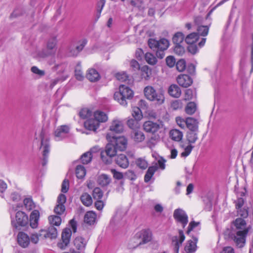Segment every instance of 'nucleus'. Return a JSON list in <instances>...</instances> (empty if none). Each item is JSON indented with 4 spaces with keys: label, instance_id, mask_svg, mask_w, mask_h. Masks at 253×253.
I'll use <instances>...</instances> for the list:
<instances>
[{
    "label": "nucleus",
    "instance_id": "51",
    "mask_svg": "<svg viewBox=\"0 0 253 253\" xmlns=\"http://www.w3.org/2000/svg\"><path fill=\"white\" fill-rule=\"evenodd\" d=\"M130 4L132 6L138 8L140 11L143 10L144 6L142 0H130Z\"/></svg>",
    "mask_w": 253,
    "mask_h": 253
},
{
    "label": "nucleus",
    "instance_id": "46",
    "mask_svg": "<svg viewBox=\"0 0 253 253\" xmlns=\"http://www.w3.org/2000/svg\"><path fill=\"white\" fill-rule=\"evenodd\" d=\"M136 165L142 169H146L148 166L147 161L143 158H139L135 161Z\"/></svg>",
    "mask_w": 253,
    "mask_h": 253
},
{
    "label": "nucleus",
    "instance_id": "53",
    "mask_svg": "<svg viewBox=\"0 0 253 253\" xmlns=\"http://www.w3.org/2000/svg\"><path fill=\"white\" fill-rule=\"evenodd\" d=\"M132 115L136 120H140L142 117L140 109L137 107L133 108Z\"/></svg>",
    "mask_w": 253,
    "mask_h": 253
},
{
    "label": "nucleus",
    "instance_id": "59",
    "mask_svg": "<svg viewBox=\"0 0 253 253\" xmlns=\"http://www.w3.org/2000/svg\"><path fill=\"white\" fill-rule=\"evenodd\" d=\"M182 102L180 100H175L171 104V108L174 110L182 108Z\"/></svg>",
    "mask_w": 253,
    "mask_h": 253
},
{
    "label": "nucleus",
    "instance_id": "5",
    "mask_svg": "<svg viewBox=\"0 0 253 253\" xmlns=\"http://www.w3.org/2000/svg\"><path fill=\"white\" fill-rule=\"evenodd\" d=\"M29 218L28 215L23 211H18L15 215V220L12 221V224L17 230H20L21 227L28 225Z\"/></svg>",
    "mask_w": 253,
    "mask_h": 253
},
{
    "label": "nucleus",
    "instance_id": "7",
    "mask_svg": "<svg viewBox=\"0 0 253 253\" xmlns=\"http://www.w3.org/2000/svg\"><path fill=\"white\" fill-rule=\"evenodd\" d=\"M205 21L210 22V17H196L194 19L195 24L198 25L197 28L198 34L202 36H206L209 32V26L208 25H203L205 24Z\"/></svg>",
    "mask_w": 253,
    "mask_h": 253
},
{
    "label": "nucleus",
    "instance_id": "45",
    "mask_svg": "<svg viewBox=\"0 0 253 253\" xmlns=\"http://www.w3.org/2000/svg\"><path fill=\"white\" fill-rule=\"evenodd\" d=\"M146 61L150 65H155L157 62V58L152 53L147 52L145 55Z\"/></svg>",
    "mask_w": 253,
    "mask_h": 253
},
{
    "label": "nucleus",
    "instance_id": "31",
    "mask_svg": "<svg viewBox=\"0 0 253 253\" xmlns=\"http://www.w3.org/2000/svg\"><path fill=\"white\" fill-rule=\"evenodd\" d=\"M86 78L92 82L98 81L100 78V75L98 72L94 69H90L88 70Z\"/></svg>",
    "mask_w": 253,
    "mask_h": 253
},
{
    "label": "nucleus",
    "instance_id": "16",
    "mask_svg": "<svg viewBox=\"0 0 253 253\" xmlns=\"http://www.w3.org/2000/svg\"><path fill=\"white\" fill-rule=\"evenodd\" d=\"M177 82L179 85L184 87H187L192 84L191 78L185 74L179 75L177 78Z\"/></svg>",
    "mask_w": 253,
    "mask_h": 253
},
{
    "label": "nucleus",
    "instance_id": "41",
    "mask_svg": "<svg viewBox=\"0 0 253 253\" xmlns=\"http://www.w3.org/2000/svg\"><path fill=\"white\" fill-rule=\"evenodd\" d=\"M81 200L82 203L85 206L88 207L92 203V200L91 196L86 193L82 194L81 197Z\"/></svg>",
    "mask_w": 253,
    "mask_h": 253
},
{
    "label": "nucleus",
    "instance_id": "33",
    "mask_svg": "<svg viewBox=\"0 0 253 253\" xmlns=\"http://www.w3.org/2000/svg\"><path fill=\"white\" fill-rule=\"evenodd\" d=\"M94 118L99 122L104 123L108 120L107 114L104 112L101 111H96L94 113Z\"/></svg>",
    "mask_w": 253,
    "mask_h": 253
},
{
    "label": "nucleus",
    "instance_id": "3",
    "mask_svg": "<svg viewBox=\"0 0 253 253\" xmlns=\"http://www.w3.org/2000/svg\"><path fill=\"white\" fill-rule=\"evenodd\" d=\"M153 238V234L152 231L148 229H143L138 232L134 236L133 239L139 240V241L136 243V244L134 247H132L133 249L136 248L138 246L146 244L151 242Z\"/></svg>",
    "mask_w": 253,
    "mask_h": 253
},
{
    "label": "nucleus",
    "instance_id": "55",
    "mask_svg": "<svg viewBox=\"0 0 253 253\" xmlns=\"http://www.w3.org/2000/svg\"><path fill=\"white\" fill-rule=\"evenodd\" d=\"M177 70L179 72L183 71L186 68V62L184 60H179L176 64Z\"/></svg>",
    "mask_w": 253,
    "mask_h": 253
},
{
    "label": "nucleus",
    "instance_id": "48",
    "mask_svg": "<svg viewBox=\"0 0 253 253\" xmlns=\"http://www.w3.org/2000/svg\"><path fill=\"white\" fill-rule=\"evenodd\" d=\"M76 174L78 178H83L86 174L84 167L82 165H78L76 169Z\"/></svg>",
    "mask_w": 253,
    "mask_h": 253
},
{
    "label": "nucleus",
    "instance_id": "34",
    "mask_svg": "<svg viewBox=\"0 0 253 253\" xmlns=\"http://www.w3.org/2000/svg\"><path fill=\"white\" fill-rule=\"evenodd\" d=\"M198 131H189L186 134V140L190 144H194L198 140Z\"/></svg>",
    "mask_w": 253,
    "mask_h": 253
},
{
    "label": "nucleus",
    "instance_id": "60",
    "mask_svg": "<svg viewBox=\"0 0 253 253\" xmlns=\"http://www.w3.org/2000/svg\"><path fill=\"white\" fill-rule=\"evenodd\" d=\"M200 225L199 222H196L195 221H191L188 225V229L186 231V234L189 235L191 231L193 230L196 227H198Z\"/></svg>",
    "mask_w": 253,
    "mask_h": 253
},
{
    "label": "nucleus",
    "instance_id": "12",
    "mask_svg": "<svg viewBox=\"0 0 253 253\" xmlns=\"http://www.w3.org/2000/svg\"><path fill=\"white\" fill-rule=\"evenodd\" d=\"M40 149L42 150L43 162L42 165L43 166H44L47 163V159L49 152V144L47 139L45 140H44L43 139H42Z\"/></svg>",
    "mask_w": 253,
    "mask_h": 253
},
{
    "label": "nucleus",
    "instance_id": "30",
    "mask_svg": "<svg viewBox=\"0 0 253 253\" xmlns=\"http://www.w3.org/2000/svg\"><path fill=\"white\" fill-rule=\"evenodd\" d=\"M169 136L173 140L179 142L182 139L183 133L178 129H172L169 132Z\"/></svg>",
    "mask_w": 253,
    "mask_h": 253
},
{
    "label": "nucleus",
    "instance_id": "52",
    "mask_svg": "<svg viewBox=\"0 0 253 253\" xmlns=\"http://www.w3.org/2000/svg\"><path fill=\"white\" fill-rule=\"evenodd\" d=\"M92 196L95 200H100L103 196V192L100 188L96 187L93 190Z\"/></svg>",
    "mask_w": 253,
    "mask_h": 253
},
{
    "label": "nucleus",
    "instance_id": "49",
    "mask_svg": "<svg viewBox=\"0 0 253 253\" xmlns=\"http://www.w3.org/2000/svg\"><path fill=\"white\" fill-rule=\"evenodd\" d=\"M196 105L193 102L188 103L185 108V112L189 115L193 114L196 110Z\"/></svg>",
    "mask_w": 253,
    "mask_h": 253
},
{
    "label": "nucleus",
    "instance_id": "11",
    "mask_svg": "<svg viewBox=\"0 0 253 253\" xmlns=\"http://www.w3.org/2000/svg\"><path fill=\"white\" fill-rule=\"evenodd\" d=\"M72 235V231L70 228H66L62 233V243L58 244V246L61 249H64L68 246L70 241Z\"/></svg>",
    "mask_w": 253,
    "mask_h": 253
},
{
    "label": "nucleus",
    "instance_id": "64",
    "mask_svg": "<svg viewBox=\"0 0 253 253\" xmlns=\"http://www.w3.org/2000/svg\"><path fill=\"white\" fill-rule=\"evenodd\" d=\"M176 122L177 125L182 128H184L186 125V120H184L180 117H177L176 118Z\"/></svg>",
    "mask_w": 253,
    "mask_h": 253
},
{
    "label": "nucleus",
    "instance_id": "17",
    "mask_svg": "<svg viewBox=\"0 0 253 253\" xmlns=\"http://www.w3.org/2000/svg\"><path fill=\"white\" fill-rule=\"evenodd\" d=\"M144 129L148 132L154 133L160 128V125L152 121H146L143 124Z\"/></svg>",
    "mask_w": 253,
    "mask_h": 253
},
{
    "label": "nucleus",
    "instance_id": "42",
    "mask_svg": "<svg viewBox=\"0 0 253 253\" xmlns=\"http://www.w3.org/2000/svg\"><path fill=\"white\" fill-rule=\"evenodd\" d=\"M140 70L142 78L145 80L149 79L151 75V70L148 66L146 65L143 66Z\"/></svg>",
    "mask_w": 253,
    "mask_h": 253
},
{
    "label": "nucleus",
    "instance_id": "6",
    "mask_svg": "<svg viewBox=\"0 0 253 253\" xmlns=\"http://www.w3.org/2000/svg\"><path fill=\"white\" fill-rule=\"evenodd\" d=\"M118 151L112 143L110 142L106 145L105 151L101 154L102 161L106 164L111 163V158L116 155Z\"/></svg>",
    "mask_w": 253,
    "mask_h": 253
},
{
    "label": "nucleus",
    "instance_id": "44",
    "mask_svg": "<svg viewBox=\"0 0 253 253\" xmlns=\"http://www.w3.org/2000/svg\"><path fill=\"white\" fill-rule=\"evenodd\" d=\"M169 41L166 39H162L159 41V46L158 50L160 51H164L169 46Z\"/></svg>",
    "mask_w": 253,
    "mask_h": 253
},
{
    "label": "nucleus",
    "instance_id": "8",
    "mask_svg": "<svg viewBox=\"0 0 253 253\" xmlns=\"http://www.w3.org/2000/svg\"><path fill=\"white\" fill-rule=\"evenodd\" d=\"M173 217L176 222L184 228L188 222V216L186 212L181 209H177L173 212Z\"/></svg>",
    "mask_w": 253,
    "mask_h": 253
},
{
    "label": "nucleus",
    "instance_id": "14",
    "mask_svg": "<svg viewBox=\"0 0 253 253\" xmlns=\"http://www.w3.org/2000/svg\"><path fill=\"white\" fill-rule=\"evenodd\" d=\"M234 225L235 227L234 232L240 231V232L243 233L247 231V233H248L249 228L247 226L246 222L244 219L237 218L234 221Z\"/></svg>",
    "mask_w": 253,
    "mask_h": 253
},
{
    "label": "nucleus",
    "instance_id": "2",
    "mask_svg": "<svg viewBox=\"0 0 253 253\" xmlns=\"http://www.w3.org/2000/svg\"><path fill=\"white\" fill-rule=\"evenodd\" d=\"M145 97L148 100L155 101L158 104H162L164 102L165 97L161 90H156L151 86H147L144 89Z\"/></svg>",
    "mask_w": 253,
    "mask_h": 253
},
{
    "label": "nucleus",
    "instance_id": "58",
    "mask_svg": "<svg viewBox=\"0 0 253 253\" xmlns=\"http://www.w3.org/2000/svg\"><path fill=\"white\" fill-rule=\"evenodd\" d=\"M65 211V207L64 205L57 204L54 210V212L58 215L63 214Z\"/></svg>",
    "mask_w": 253,
    "mask_h": 253
},
{
    "label": "nucleus",
    "instance_id": "13",
    "mask_svg": "<svg viewBox=\"0 0 253 253\" xmlns=\"http://www.w3.org/2000/svg\"><path fill=\"white\" fill-rule=\"evenodd\" d=\"M69 127L63 125L58 127L55 131V139L56 141H60L65 138L69 132Z\"/></svg>",
    "mask_w": 253,
    "mask_h": 253
},
{
    "label": "nucleus",
    "instance_id": "32",
    "mask_svg": "<svg viewBox=\"0 0 253 253\" xmlns=\"http://www.w3.org/2000/svg\"><path fill=\"white\" fill-rule=\"evenodd\" d=\"M169 94L174 97H179L181 93L180 88L176 84H171L169 88Z\"/></svg>",
    "mask_w": 253,
    "mask_h": 253
},
{
    "label": "nucleus",
    "instance_id": "19",
    "mask_svg": "<svg viewBox=\"0 0 253 253\" xmlns=\"http://www.w3.org/2000/svg\"><path fill=\"white\" fill-rule=\"evenodd\" d=\"M192 239L193 240L188 241L186 246H185L184 250L187 253H194L197 250L198 238L197 237L193 236Z\"/></svg>",
    "mask_w": 253,
    "mask_h": 253
},
{
    "label": "nucleus",
    "instance_id": "22",
    "mask_svg": "<svg viewBox=\"0 0 253 253\" xmlns=\"http://www.w3.org/2000/svg\"><path fill=\"white\" fill-rule=\"evenodd\" d=\"M100 124L94 118V119H89L87 120L84 123V127L89 130L95 131L99 127Z\"/></svg>",
    "mask_w": 253,
    "mask_h": 253
},
{
    "label": "nucleus",
    "instance_id": "62",
    "mask_svg": "<svg viewBox=\"0 0 253 253\" xmlns=\"http://www.w3.org/2000/svg\"><path fill=\"white\" fill-rule=\"evenodd\" d=\"M111 172L113 175L114 178L120 180L124 177V174L123 173L117 171L115 169H111Z\"/></svg>",
    "mask_w": 253,
    "mask_h": 253
},
{
    "label": "nucleus",
    "instance_id": "29",
    "mask_svg": "<svg viewBox=\"0 0 253 253\" xmlns=\"http://www.w3.org/2000/svg\"><path fill=\"white\" fill-rule=\"evenodd\" d=\"M97 148H92L89 151L86 152L83 154L81 157V160L83 164H87L90 163L92 160V152H94V150H96Z\"/></svg>",
    "mask_w": 253,
    "mask_h": 253
},
{
    "label": "nucleus",
    "instance_id": "40",
    "mask_svg": "<svg viewBox=\"0 0 253 253\" xmlns=\"http://www.w3.org/2000/svg\"><path fill=\"white\" fill-rule=\"evenodd\" d=\"M199 38V36L197 33H192L185 37V41L187 44L194 43Z\"/></svg>",
    "mask_w": 253,
    "mask_h": 253
},
{
    "label": "nucleus",
    "instance_id": "37",
    "mask_svg": "<svg viewBox=\"0 0 253 253\" xmlns=\"http://www.w3.org/2000/svg\"><path fill=\"white\" fill-rule=\"evenodd\" d=\"M51 55H53L51 52H50L46 48L37 51L35 57L38 59L41 60Z\"/></svg>",
    "mask_w": 253,
    "mask_h": 253
},
{
    "label": "nucleus",
    "instance_id": "25",
    "mask_svg": "<svg viewBox=\"0 0 253 253\" xmlns=\"http://www.w3.org/2000/svg\"><path fill=\"white\" fill-rule=\"evenodd\" d=\"M186 126L189 131H198V122L192 117L186 119Z\"/></svg>",
    "mask_w": 253,
    "mask_h": 253
},
{
    "label": "nucleus",
    "instance_id": "21",
    "mask_svg": "<svg viewBox=\"0 0 253 253\" xmlns=\"http://www.w3.org/2000/svg\"><path fill=\"white\" fill-rule=\"evenodd\" d=\"M40 218V212L38 210H34L31 213L30 219V226L32 228H36L38 226V222Z\"/></svg>",
    "mask_w": 253,
    "mask_h": 253
},
{
    "label": "nucleus",
    "instance_id": "56",
    "mask_svg": "<svg viewBox=\"0 0 253 253\" xmlns=\"http://www.w3.org/2000/svg\"><path fill=\"white\" fill-rule=\"evenodd\" d=\"M125 178L131 180H134L136 179V175L134 172L131 170H127L124 174Z\"/></svg>",
    "mask_w": 253,
    "mask_h": 253
},
{
    "label": "nucleus",
    "instance_id": "26",
    "mask_svg": "<svg viewBox=\"0 0 253 253\" xmlns=\"http://www.w3.org/2000/svg\"><path fill=\"white\" fill-rule=\"evenodd\" d=\"M124 126L121 121L114 120L110 126V130L116 133H121L123 131Z\"/></svg>",
    "mask_w": 253,
    "mask_h": 253
},
{
    "label": "nucleus",
    "instance_id": "15",
    "mask_svg": "<svg viewBox=\"0 0 253 253\" xmlns=\"http://www.w3.org/2000/svg\"><path fill=\"white\" fill-rule=\"evenodd\" d=\"M40 236H43L44 238H56L57 236V230L53 226H50L46 230H41Z\"/></svg>",
    "mask_w": 253,
    "mask_h": 253
},
{
    "label": "nucleus",
    "instance_id": "10",
    "mask_svg": "<svg viewBox=\"0 0 253 253\" xmlns=\"http://www.w3.org/2000/svg\"><path fill=\"white\" fill-rule=\"evenodd\" d=\"M178 232L179 236H175L172 238V244L173 246V251L174 253H179V247L182 245L185 238L182 230H179Z\"/></svg>",
    "mask_w": 253,
    "mask_h": 253
},
{
    "label": "nucleus",
    "instance_id": "9",
    "mask_svg": "<svg viewBox=\"0 0 253 253\" xmlns=\"http://www.w3.org/2000/svg\"><path fill=\"white\" fill-rule=\"evenodd\" d=\"M247 235V231L243 233L237 231L231 235V238L233 240L237 247L242 248L245 245Z\"/></svg>",
    "mask_w": 253,
    "mask_h": 253
},
{
    "label": "nucleus",
    "instance_id": "1",
    "mask_svg": "<svg viewBox=\"0 0 253 253\" xmlns=\"http://www.w3.org/2000/svg\"><path fill=\"white\" fill-rule=\"evenodd\" d=\"M133 96V91L129 87L124 84L120 85L119 91L116 92L114 95L115 100L124 106L127 105V101L131 99Z\"/></svg>",
    "mask_w": 253,
    "mask_h": 253
},
{
    "label": "nucleus",
    "instance_id": "61",
    "mask_svg": "<svg viewBox=\"0 0 253 253\" xmlns=\"http://www.w3.org/2000/svg\"><path fill=\"white\" fill-rule=\"evenodd\" d=\"M195 95V92L192 89H187L185 91L184 99L185 100H191L194 98Z\"/></svg>",
    "mask_w": 253,
    "mask_h": 253
},
{
    "label": "nucleus",
    "instance_id": "27",
    "mask_svg": "<svg viewBox=\"0 0 253 253\" xmlns=\"http://www.w3.org/2000/svg\"><path fill=\"white\" fill-rule=\"evenodd\" d=\"M57 42V40L56 37L51 38L47 42L46 49L51 52L53 55H54L56 52Z\"/></svg>",
    "mask_w": 253,
    "mask_h": 253
},
{
    "label": "nucleus",
    "instance_id": "23",
    "mask_svg": "<svg viewBox=\"0 0 253 253\" xmlns=\"http://www.w3.org/2000/svg\"><path fill=\"white\" fill-rule=\"evenodd\" d=\"M180 147L183 150L180 154L181 157H186L191 153L194 146L189 143L181 141L179 144Z\"/></svg>",
    "mask_w": 253,
    "mask_h": 253
},
{
    "label": "nucleus",
    "instance_id": "39",
    "mask_svg": "<svg viewBox=\"0 0 253 253\" xmlns=\"http://www.w3.org/2000/svg\"><path fill=\"white\" fill-rule=\"evenodd\" d=\"M157 169L158 167L157 166H152L148 168L144 176V181L145 182H148L150 180Z\"/></svg>",
    "mask_w": 253,
    "mask_h": 253
},
{
    "label": "nucleus",
    "instance_id": "54",
    "mask_svg": "<svg viewBox=\"0 0 253 253\" xmlns=\"http://www.w3.org/2000/svg\"><path fill=\"white\" fill-rule=\"evenodd\" d=\"M91 115V112L87 108L83 109L79 112L80 117L83 119L88 118Z\"/></svg>",
    "mask_w": 253,
    "mask_h": 253
},
{
    "label": "nucleus",
    "instance_id": "24",
    "mask_svg": "<svg viewBox=\"0 0 253 253\" xmlns=\"http://www.w3.org/2000/svg\"><path fill=\"white\" fill-rule=\"evenodd\" d=\"M87 41L86 40H84L81 42L79 45H76L74 47H70L69 48V55L70 56H77L78 53L81 51L85 44H86Z\"/></svg>",
    "mask_w": 253,
    "mask_h": 253
},
{
    "label": "nucleus",
    "instance_id": "18",
    "mask_svg": "<svg viewBox=\"0 0 253 253\" xmlns=\"http://www.w3.org/2000/svg\"><path fill=\"white\" fill-rule=\"evenodd\" d=\"M17 241L21 247L26 248L29 245L30 239L27 234L20 232L17 235Z\"/></svg>",
    "mask_w": 253,
    "mask_h": 253
},
{
    "label": "nucleus",
    "instance_id": "38",
    "mask_svg": "<svg viewBox=\"0 0 253 253\" xmlns=\"http://www.w3.org/2000/svg\"><path fill=\"white\" fill-rule=\"evenodd\" d=\"M132 137L135 142H140L144 140L145 135L141 131L136 130L132 133Z\"/></svg>",
    "mask_w": 253,
    "mask_h": 253
},
{
    "label": "nucleus",
    "instance_id": "43",
    "mask_svg": "<svg viewBox=\"0 0 253 253\" xmlns=\"http://www.w3.org/2000/svg\"><path fill=\"white\" fill-rule=\"evenodd\" d=\"M184 39V35L181 32H177L172 38V41L175 45H180Z\"/></svg>",
    "mask_w": 253,
    "mask_h": 253
},
{
    "label": "nucleus",
    "instance_id": "50",
    "mask_svg": "<svg viewBox=\"0 0 253 253\" xmlns=\"http://www.w3.org/2000/svg\"><path fill=\"white\" fill-rule=\"evenodd\" d=\"M23 203L26 209L28 211H31L35 208V204L30 198H25L23 201Z\"/></svg>",
    "mask_w": 253,
    "mask_h": 253
},
{
    "label": "nucleus",
    "instance_id": "63",
    "mask_svg": "<svg viewBox=\"0 0 253 253\" xmlns=\"http://www.w3.org/2000/svg\"><path fill=\"white\" fill-rule=\"evenodd\" d=\"M166 63L169 67H173L175 64V60L173 56H169L166 58Z\"/></svg>",
    "mask_w": 253,
    "mask_h": 253
},
{
    "label": "nucleus",
    "instance_id": "20",
    "mask_svg": "<svg viewBox=\"0 0 253 253\" xmlns=\"http://www.w3.org/2000/svg\"><path fill=\"white\" fill-rule=\"evenodd\" d=\"M116 163L120 167L126 169L128 167L129 162L126 155L121 154L117 156Z\"/></svg>",
    "mask_w": 253,
    "mask_h": 253
},
{
    "label": "nucleus",
    "instance_id": "28",
    "mask_svg": "<svg viewBox=\"0 0 253 253\" xmlns=\"http://www.w3.org/2000/svg\"><path fill=\"white\" fill-rule=\"evenodd\" d=\"M86 243L87 241L82 237H77L74 241L75 246L79 250H84Z\"/></svg>",
    "mask_w": 253,
    "mask_h": 253
},
{
    "label": "nucleus",
    "instance_id": "36",
    "mask_svg": "<svg viewBox=\"0 0 253 253\" xmlns=\"http://www.w3.org/2000/svg\"><path fill=\"white\" fill-rule=\"evenodd\" d=\"M96 217V215L95 212L92 211H88L84 215V221L89 225H91L94 223Z\"/></svg>",
    "mask_w": 253,
    "mask_h": 253
},
{
    "label": "nucleus",
    "instance_id": "57",
    "mask_svg": "<svg viewBox=\"0 0 253 253\" xmlns=\"http://www.w3.org/2000/svg\"><path fill=\"white\" fill-rule=\"evenodd\" d=\"M149 47L154 50H158L159 46V41H157L153 39H150L148 42Z\"/></svg>",
    "mask_w": 253,
    "mask_h": 253
},
{
    "label": "nucleus",
    "instance_id": "4",
    "mask_svg": "<svg viewBox=\"0 0 253 253\" xmlns=\"http://www.w3.org/2000/svg\"><path fill=\"white\" fill-rule=\"evenodd\" d=\"M108 140L112 143L118 151H125L127 145V139L124 136H115L111 133H108L106 136Z\"/></svg>",
    "mask_w": 253,
    "mask_h": 253
},
{
    "label": "nucleus",
    "instance_id": "47",
    "mask_svg": "<svg viewBox=\"0 0 253 253\" xmlns=\"http://www.w3.org/2000/svg\"><path fill=\"white\" fill-rule=\"evenodd\" d=\"M48 220L51 226H59L61 222V218L59 216L50 215L48 217Z\"/></svg>",
    "mask_w": 253,
    "mask_h": 253
},
{
    "label": "nucleus",
    "instance_id": "35",
    "mask_svg": "<svg viewBox=\"0 0 253 253\" xmlns=\"http://www.w3.org/2000/svg\"><path fill=\"white\" fill-rule=\"evenodd\" d=\"M110 182V177L106 174H103L98 177L97 182L99 185L102 187L107 186Z\"/></svg>",
    "mask_w": 253,
    "mask_h": 253
}]
</instances>
